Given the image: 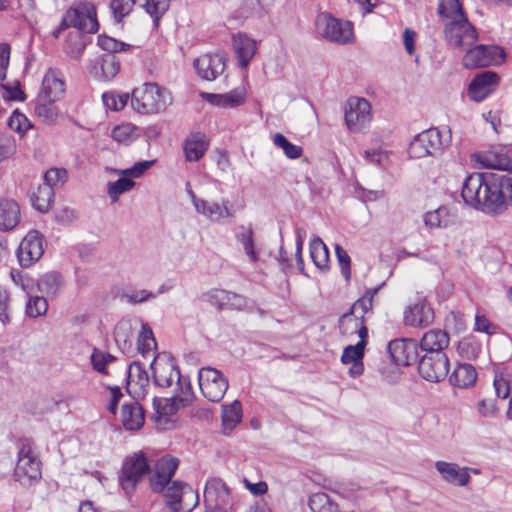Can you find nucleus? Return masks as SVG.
I'll return each instance as SVG.
<instances>
[{"label":"nucleus","instance_id":"49530a36","mask_svg":"<svg viewBox=\"0 0 512 512\" xmlns=\"http://www.w3.org/2000/svg\"><path fill=\"white\" fill-rule=\"evenodd\" d=\"M135 186V182L127 177L119 178L114 182L108 183V195L113 203L117 202L120 195L130 191Z\"/></svg>","mask_w":512,"mask_h":512},{"label":"nucleus","instance_id":"7ed1b4c3","mask_svg":"<svg viewBox=\"0 0 512 512\" xmlns=\"http://www.w3.org/2000/svg\"><path fill=\"white\" fill-rule=\"evenodd\" d=\"M41 461L28 440L21 442L18 461L14 470L15 480L23 486H31L41 479Z\"/></svg>","mask_w":512,"mask_h":512},{"label":"nucleus","instance_id":"72a5a7b5","mask_svg":"<svg viewBox=\"0 0 512 512\" xmlns=\"http://www.w3.org/2000/svg\"><path fill=\"white\" fill-rule=\"evenodd\" d=\"M480 163L491 169L502 171L501 173L512 172V161L510 157L502 151L491 150L479 156Z\"/></svg>","mask_w":512,"mask_h":512},{"label":"nucleus","instance_id":"cd10ccee","mask_svg":"<svg viewBox=\"0 0 512 512\" xmlns=\"http://www.w3.org/2000/svg\"><path fill=\"white\" fill-rule=\"evenodd\" d=\"M209 142L204 134L192 133L184 141L183 151L189 162L199 161L206 153Z\"/></svg>","mask_w":512,"mask_h":512},{"label":"nucleus","instance_id":"412c9836","mask_svg":"<svg viewBox=\"0 0 512 512\" xmlns=\"http://www.w3.org/2000/svg\"><path fill=\"white\" fill-rule=\"evenodd\" d=\"M435 468L444 481L454 486H466L471 480L469 475L470 468L460 467L457 463L437 461Z\"/></svg>","mask_w":512,"mask_h":512},{"label":"nucleus","instance_id":"a18cd8bd","mask_svg":"<svg viewBox=\"0 0 512 512\" xmlns=\"http://www.w3.org/2000/svg\"><path fill=\"white\" fill-rule=\"evenodd\" d=\"M273 144L282 149L285 156L289 159H297L299 158L302 153L303 149L301 146L292 144L283 134L276 133L273 136Z\"/></svg>","mask_w":512,"mask_h":512},{"label":"nucleus","instance_id":"4468645a","mask_svg":"<svg viewBox=\"0 0 512 512\" xmlns=\"http://www.w3.org/2000/svg\"><path fill=\"white\" fill-rule=\"evenodd\" d=\"M388 352L398 366H409L418 361V343L414 339H395L389 342Z\"/></svg>","mask_w":512,"mask_h":512},{"label":"nucleus","instance_id":"c03bdc74","mask_svg":"<svg viewBox=\"0 0 512 512\" xmlns=\"http://www.w3.org/2000/svg\"><path fill=\"white\" fill-rule=\"evenodd\" d=\"M100 67L103 78L110 80L120 71V60L113 53H105L100 58Z\"/></svg>","mask_w":512,"mask_h":512},{"label":"nucleus","instance_id":"f257e3e1","mask_svg":"<svg viewBox=\"0 0 512 512\" xmlns=\"http://www.w3.org/2000/svg\"><path fill=\"white\" fill-rule=\"evenodd\" d=\"M512 191V172L473 173L465 179L461 196L464 202L486 213H501Z\"/></svg>","mask_w":512,"mask_h":512},{"label":"nucleus","instance_id":"58836bf2","mask_svg":"<svg viewBox=\"0 0 512 512\" xmlns=\"http://www.w3.org/2000/svg\"><path fill=\"white\" fill-rule=\"evenodd\" d=\"M308 505L312 512H340L338 504L324 492L312 494Z\"/></svg>","mask_w":512,"mask_h":512},{"label":"nucleus","instance_id":"7c9ffc66","mask_svg":"<svg viewBox=\"0 0 512 512\" xmlns=\"http://www.w3.org/2000/svg\"><path fill=\"white\" fill-rule=\"evenodd\" d=\"M449 335L440 329L426 332L420 342V347L426 353H445L443 350L449 345Z\"/></svg>","mask_w":512,"mask_h":512},{"label":"nucleus","instance_id":"20e7f679","mask_svg":"<svg viewBox=\"0 0 512 512\" xmlns=\"http://www.w3.org/2000/svg\"><path fill=\"white\" fill-rule=\"evenodd\" d=\"M68 27H74L80 33H96L98 31V21L96 11L93 6L81 5L70 8L64 14L62 21L56 30L55 37Z\"/></svg>","mask_w":512,"mask_h":512},{"label":"nucleus","instance_id":"bf43d9fd","mask_svg":"<svg viewBox=\"0 0 512 512\" xmlns=\"http://www.w3.org/2000/svg\"><path fill=\"white\" fill-rule=\"evenodd\" d=\"M335 253L342 275L346 281L351 278V259L344 248L339 244L335 245Z\"/></svg>","mask_w":512,"mask_h":512},{"label":"nucleus","instance_id":"de8ad7c7","mask_svg":"<svg viewBox=\"0 0 512 512\" xmlns=\"http://www.w3.org/2000/svg\"><path fill=\"white\" fill-rule=\"evenodd\" d=\"M115 357L110 353L94 348L90 356L92 367L101 374H108L107 365L115 361Z\"/></svg>","mask_w":512,"mask_h":512},{"label":"nucleus","instance_id":"c756f323","mask_svg":"<svg viewBox=\"0 0 512 512\" xmlns=\"http://www.w3.org/2000/svg\"><path fill=\"white\" fill-rule=\"evenodd\" d=\"M339 329L342 335L358 334L360 340H366L368 337V329L364 320L351 310L340 317Z\"/></svg>","mask_w":512,"mask_h":512},{"label":"nucleus","instance_id":"f3484780","mask_svg":"<svg viewBox=\"0 0 512 512\" xmlns=\"http://www.w3.org/2000/svg\"><path fill=\"white\" fill-rule=\"evenodd\" d=\"M434 321V311L425 299H419L404 311V323L407 326L425 328Z\"/></svg>","mask_w":512,"mask_h":512},{"label":"nucleus","instance_id":"5701e85b","mask_svg":"<svg viewBox=\"0 0 512 512\" xmlns=\"http://www.w3.org/2000/svg\"><path fill=\"white\" fill-rule=\"evenodd\" d=\"M65 94V82L62 73L56 69H49L42 81V88L38 96L58 101Z\"/></svg>","mask_w":512,"mask_h":512},{"label":"nucleus","instance_id":"a211bd4d","mask_svg":"<svg viewBox=\"0 0 512 512\" xmlns=\"http://www.w3.org/2000/svg\"><path fill=\"white\" fill-rule=\"evenodd\" d=\"M195 211L214 223H222L224 219L233 218L235 216V211L232 209L231 203L227 199H223L221 202L202 199L201 202L198 203Z\"/></svg>","mask_w":512,"mask_h":512},{"label":"nucleus","instance_id":"052dcab7","mask_svg":"<svg viewBox=\"0 0 512 512\" xmlns=\"http://www.w3.org/2000/svg\"><path fill=\"white\" fill-rule=\"evenodd\" d=\"M98 45L107 53H115L124 51L130 47V45L120 42L112 37L108 36H99L98 37Z\"/></svg>","mask_w":512,"mask_h":512},{"label":"nucleus","instance_id":"0eeeda50","mask_svg":"<svg viewBox=\"0 0 512 512\" xmlns=\"http://www.w3.org/2000/svg\"><path fill=\"white\" fill-rule=\"evenodd\" d=\"M198 381L202 395L211 402L222 400L229 387L227 378L212 367L201 368L198 372Z\"/></svg>","mask_w":512,"mask_h":512},{"label":"nucleus","instance_id":"dca6fc26","mask_svg":"<svg viewBox=\"0 0 512 512\" xmlns=\"http://www.w3.org/2000/svg\"><path fill=\"white\" fill-rule=\"evenodd\" d=\"M204 505L206 509L226 508L230 504V492L220 478H210L204 488Z\"/></svg>","mask_w":512,"mask_h":512},{"label":"nucleus","instance_id":"6e6552de","mask_svg":"<svg viewBox=\"0 0 512 512\" xmlns=\"http://www.w3.org/2000/svg\"><path fill=\"white\" fill-rule=\"evenodd\" d=\"M447 141L443 140L440 131L436 128L425 130L418 134L409 146V155L412 158H424L440 154Z\"/></svg>","mask_w":512,"mask_h":512},{"label":"nucleus","instance_id":"f03ea898","mask_svg":"<svg viewBox=\"0 0 512 512\" xmlns=\"http://www.w3.org/2000/svg\"><path fill=\"white\" fill-rule=\"evenodd\" d=\"M172 102L171 92L167 88L153 82H146L134 88L131 94V107L142 115L161 113Z\"/></svg>","mask_w":512,"mask_h":512},{"label":"nucleus","instance_id":"473e14b6","mask_svg":"<svg viewBox=\"0 0 512 512\" xmlns=\"http://www.w3.org/2000/svg\"><path fill=\"white\" fill-rule=\"evenodd\" d=\"M477 372L471 364H458L449 377L451 385L467 389L475 385Z\"/></svg>","mask_w":512,"mask_h":512},{"label":"nucleus","instance_id":"c9c22d12","mask_svg":"<svg viewBox=\"0 0 512 512\" xmlns=\"http://www.w3.org/2000/svg\"><path fill=\"white\" fill-rule=\"evenodd\" d=\"M30 199L34 208L40 212H47L54 199V191L47 184H38L30 190Z\"/></svg>","mask_w":512,"mask_h":512},{"label":"nucleus","instance_id":"0e129e2a","mask_svg":"<svg viewBox=\"0 0 512 512\" xmlns=\"http://www.w3.org/2000/svg\"><path fill=\"white\" fill-rule=\"evenodd\" d=\"M11 321L10 295L4 288H0V322L4 325Z\"/></svg>","mask_w":512,"mask_h":512},{"label":"nucleus","instance_id":"79ce46f5","mask_svg":"<svg viewBox=\"0 0 512 512\" xmlns=\"http://www.w3.org/2000/svg\"><path fill=\"white\" fill-rule=\"evenodd\" d=\"M242 418L241 403L235 400L230 405L223 406L222 423L225 429L232 430Z\"/></svg>","mask_w":512,"mask_h":512},{"label":"nucleus","instance_id":"e2e57ef3","mask_svg":"<svg viewBox=\"0 0 512 512\" xmlns=\"http://www.w3.org/2000/svg\"><path fill=\"white\" fill-rule=\"evenodd\" d=\"M115 340L118 344L123 342L124 345H131L132 328L128 321H120L114 331Z\"/></svg>","mask_w":512,"mask_h":512},{"label":"nucleus","instance_id":"e433bc0d","mask_svg":"<svg viewBox=\"0 0 512 512\" xmlns=\"http://www.w3.org/2000/svg\"><path fill=\"white\" fill-rule=\"evenodd\" d=\"M37 287L43 295L54 297L63 287V278L55 271L45 273L38 279Z\"/></svg>","mask_w":512,"mask_h":512},{"label":"nucleus","instance_id":"ddd939ff","mask_svg":"<svg viewBox=\"0 0 512 512\" xmlns=\"http://www.w3.org/2000/svg\"><path fill=\"white\" fill-rule=\"evenodd\" d=\"M371 120V105L364 98L352 97L347 101L345 121L350 131H362Z\"/></svg>","mask_w":512,"mask_h":512},{"label":"nucleus","instance_id":"09e8293b","mask_svg":"<svg viewBox=\"0 0 512 512\" xmlns=\"http://www.w3.org/2000/svg\"><path fill=\"white\" fill-rule=\"evenodd\" d=\"M439 13L449 20L463 17V10L459 0H440Z\"/></svg>","mask_w":512,"mask_h":512},{"label":"nucleus","instance_id":"9b49d317","mask_svg":"<svg viewBox=\"0 0 512 512\" xmlns=\"http://www.w3.org/2000/svg\"><path fill=\"white\" fill-rule=\"evenodd\" d=\"M150 368L153 374V381L156 386L166 388L170 387L174 381L181 384L185 379L182 378L180 371L173 358L168 356L154 357Z\"/></svg>","mask_w":512,"mask_h":512},{"label":"nucleus","instance_id":"2eb2a0df","mask_svg":"<svg viewBox=\"0 0 512 512\" xmlns=\"http://www.w3.org/2000/svg\"><path fill=\"white\" fill-rule=\"evenodd\" d=\"M43 238L38 231H30L21 241L17 257L22 267H29L43 255Z\"/></svg>","mask_w":512,"mask_h":512},{"label":"nucleus","instance_id":"f704fd0d","mask_svg":"<svg viewBox=\"0 0 512 512\" xmlns=\"http://www.w3.org/2000/svg\"><path fill=\"white\" fill-rule=\"evenodd\" d=\"M423 222L427 230L445 229L452 224L450 211L445 206L423 214Z\"/></svg>","mask_w":512,"mask_h":512},{"label":"nucleus","instance_id":"1a4fd4ad","mask_svg":"<svg viewBox=\"0 0 512 512\" xmlns=\"http://www.w3.org/2000/svg\"><path fill=\"white\" fill-rule=\"evenodd\" d=\"M505 60L502 48L496 45H477L469 49L463 57V65L466 68L487 67L499 65Z\"/></svg>","mask_w":512,"mask_h":512},{"label":"nucleus","instance_id":"6ab92c4d","mask_svg":"<svg viewBox=\"0 0 512 512\" xmlns=\"http://www.w3.org/2000/svg\"><path fill=\"white\" fill-rule=\"evenodd\" d=\"M194 67L202 79L213 81L223 73L225 58L219 53L203 54L194 61Z\"/></svg>","mask_w":512,"mask_h":512},{"label":"nucleus","instance_id":"2f4dec72","mask_svg":"<svg viewBox=\"0 0 512 512\" xmlns=\"http://www.w3.org/2000/svg\"><path fill=\"white\" fill-rule=\"evenodd\" d=\"M201 96L210 104L219 107L235 108L245 102L244 92L238 89L225 94L202 93Z\"/></svg>","mask_w":512,"mask_h":512},{"label":"nucleus","instance_id":"603ef678","mask_svg":"<svg viewBox=\"0 0 512 512\" xmlns=\"http://www.w3.org/2000/svg\"><path fill=\"white\" fill-rule=\"evenodd\" d=\"M48 303L44 296H31L26 303V314L31 318H37L47 312Z\"/></svg>","mask_w":512,"mask_h":512},{"label":"nucleus","instance_id":"4c0bfd02","mask_svg":"<svg viewBox=\"0 0 512 512\" xmlns=\"http://www.w3.org/2000/svg\"><path fill=\"white\" fill-rule=\"evenodd\" d=\"M309 248L310 257L314 265L320 270H327L329 268V252L322 239L318 236L313 237Z\"/></svg>","mask_w":512,"mask_h":512},{"label":"nucleus","instance_id":"a878e982","mask_svg":"<svg viewBox=\"0 0 512 512\" xmlns=\"http://www.w3.org/2000/svg\"><path fill=\"white\" fill-rule=\"evenodd\" d=\"M121 422L126 430H139L145 422V411L136 401L124 403L121 407Z\"/></svg>","mask_w":512,"mask_h":512},{"label":"nucleus","instance_id":"69168bd1","mask_svg":"<svg viewBox=\"0 0 512 512\" xmlns=\"http://www.w3.org/2000/svg\"><path fill=\"white\" fill-rule=\"evenodd\" d=\"M207 300L219 309H226V303L229 300L228 291L223 289H212L207 293Z\"/></svg>","mask_w":512,"mask_h":512},{"label":"nucleus","instance_id":"5fc2aeb1","mask_svg":"<svg viewBox=\"0 0 512 512\" xmlns=\"http://www.w3.org/2000/svg\"><path fill=\"white\" fill-rule=\"evenodd\" d=\"M185 483L175 481L165 491L166 504L174 512L179 511L180 495L184 489Z\"/></svg>","mask_w":512,"mask_h":512},{"label":"nucleus","instance_id":"4d7b16f0","mask_svg":"<svg viewBox=\"0 0 512 512\" xmlns=\"http://www.w3.org/2000/svg\"><path fill=\"white\" fill-rule=\"evenodd\" d=\"M129 99L128 94L116 93V92H106L102 95V100L104 105L114 111H119L123 109Z\"/></svg>","mask_w":512,"mask_h":512},{"label":"nucleus","instance_id":"9d476101","mask_svg":"<svg viewBox=\"0 0 512 512\" xmlns=\"http://www.w3.org/2000/svg\"><path fill=\"white\" fill-rule=\"evenodd\" d=\"M418 371L429 382L444 380L449 372V360L446 353H426L418 361Z\"/></svg>","mask_w":512,"mask_h":512},{"label":"nucleus","instance_id":"423d86ee","mask_svg":"<svg viewBox=\"0 0 512 512\" xmlns=\"http://www.w3.org/2000/svg\"><path fill=\"white\" fill-rule=\"evenodd\" d=\"M150 472V464L142 451L128 457L121 469L119 483L124 492L129 495L134 492L140 482Z\"/></svg>","mask_w":512,"mask_h":512},{"label":"nucleus","instance_id":"f8f14e48","mask_svg":"<svg viewBox=\"0 0 512 512\" xmlns=\"http://www.w3.org/2000/svg\"><path fill=\"white\" fill-rule=\"evenodd\" d=\"M447 41L454 47H468L477 40L475 28L468 22L465 16L449 20L445 25Z\"/></svg>","mask_w":512,"mask_h":512},{"label":"nucleus","instance_id":"4be33fe9","mask_svg":"<svg viewBox=\"0 0 512 512\" xmlns=\"http://www.w3.org/2000/svg\"><path fill=\"white\" fill-rule=\"evenodd\" d=\"M498 82V75L491 71L478 74L470 83L469 97L476 101H483L494 90Z\"/></svg>","mask_w":512,"mask_h":512},{"label":"nucleus","instance_id":"8fccbe9b","mask_svg":"<svg viewBox=\"0 0 512 512\" xmlns=\"http://www.w3.org/2000/svg\"><path fill=\"white\" fill-rule=\"evenodd\" d=\"M199 502V495L197 491L193 490L188 484L185 483L182 494L180 495L179 511L178 512H191Z\"/></svg>","mask_w":512,"mask_h":512},{"label":"nucleus","instance_id":"37998d69","mask_svg":"<svg viewBox=\"0 0 512 512\" xmlns=\"http://www.w3.org/2000/svg\"><path fill=\"white\" fill-rule=\"evenodd\" d=\"M242 231L237 234V240L242 244L245 253L252 262L258 260L257 252L254 248V232L251 226L241 227Z\"/></svg>","mask_w":512,"mask_h":512},{"label":"nucleus","instance_id":"aec40b11","mask_svg":"<svg viewBox=\"0 0 512 512\" xmlns=\"http://www.w3.org/2000/svg\"><path fill=\"white\" fill-rule=\"evenodd\" d=\"M179 461L174 457H162L155 464V473L150 478V486L154 492H162L175 474Z\"/></svg>","mask_w":512,"mask_h":512},{"label":"nucleus","instance_id":"3c124183","mask_svg":"<svg viewBox=\"0 0 512 512\" xmlns=\"http://www.w3.org/2000/svg\"><path fill=\"white\" fill-rule=\"evenodd\" d=\"M376 293H377V289L368 290L363 295V297H361L360 299H358L356 302L353 303V305L350 307L349 310H351L358 316H361V319L364 320L365 314L372 310L373 298Z\"/></svg>","mask_w":512,"mask_h":512},{"label":"nucleus","instance_id":"393cba45","mask_svg":"<svg viewBox=\"0 0 512 512\" xmlns=\"http://www.w3.org/2000/svg\"><path fill=\"white\" fill-rule=\"evenodd\" d=\"M365 346L366 340H360L355 345L345 347L342 353L341 361L343 364H351L348 372L354 378L362 375L364 371L363 357Z\"/></svg>","mask_w":512,"mask_h":512},{"label":"nucleus","instance_id":"ea45409f","mask_svg":"<svg viewBox=\"0 0 512 512\" xmlns=\"http://www.w3.org/2000/svg\"><path fill=\"white\" fill-rule=\"evenodd\" d=\"M54 100L37 97L35 104V113L39 118L48 124L55 123L58 118V109L54 105Z\"/></svg>","mask_w":512,"mask_h":512},{"label":"nucleus","instance_id":"338daca9","mask_svg":"<svg viewBox=\"0 0 512 512\" xmlns=\"http://www.w3.org/2000/svg\"><path fill=\"white\" fill-rule=\"evenodd\" d=\"M156 160H145L136 162L131 168L119 171L120 174L132 176L134 178L141 177L148 169H150Z\"/></svg>","mask_w":512,"mask_h":512},{"label":"nucleus","instance_id":"39448f33","mask_svg":"<svg viewBox=\"0 0 512 512\" xmlns=\"http://www.w3.org/2000/svg\"><path fill=\"white\" fill-rule=\"evenodd\" d=\"M316 29L319 35L333 43L347 44L353 39L352 23L335 18L328 13L317 16Z\"/></svg>","mask_w":512,"mask_h":512},{"label":"nucleus","instance_id":"864d4df0","mask_svg":"<svg viewBox=\"0 0 512 512\" xmlns=\"http://www.w3.org/2000/svg\"><path fill=\"white\" fill-rule=\"evenodd\" d=\"M156 346L155 339L153 337V332L148 324H143L141 327V331L138 337V351L143 356L146 353L152 351V349Z\"/></svg>","mask_w":512,"mask_h":512},{"label":"nucleus","instance_id":"774afa93","mask_svg":"<svg viewBox=\"0 0 512 512\" xmlns=\"http://www.w3.org/2000/svg\"><path fill=\"white\" fill-rule=\"evenodd\" d=\"M364 157L369 163L380 167H384L389 160L387 151L381 149L365 150Z\"/></svg>","mask_w":512,"mask_h":512},{"label":"nucleus","instance_id":"6e6d98bb","mask_svg":"<svg viewBox=\"0 0 512 512\" xmlns=\"http://www.w3.org/2000/svg\"><path fill=\"white\" fill-rule=\"evenodd\" d=\"M133 2L131 0H111L110 10L113 18L120 23L133 10Z\"/></svg>","mask_w":512,"mask_h":512},{"label":"nucleus","instance_id":"bb28decb","mask_svg":"<svg viewBox=\"0 0 512 512\" xmlns=\"http://www.w3.org/2000/svg\"><path fill=\"white\" fill-rule=\"evenodd\" d=\"M20 207L12 199H0V231L13 230L20 222Z\"/></svg>","mask_w":512,"mask_h":512},{"label":"nucleus","instance_id":"13d9d810","mask_svg":"<svg viewBox=\"0 0 512 512\" xmlns=\"http://www.w3.org/2000/svg\"><path fill=\"white\" fill-rule=\"evenodd\" d=\"M67 179V171L65 169L51 168L45 172L43 183L49 185L53 190L57 186H61Z\"/></svg>","mask_w":512,"mask_h":512},{"label":"nucleus","instance_id":"a19ab883","mask_svg":"<svg viewBox=\"0 0 512 512\" xmlns=\"http://www.w3.org/2000/svg\"><path fill=\"white\" fill-rule=\"evenodd\" d=\"M87 45V39L80 33L79 31L69 33L66 43H65V52L71 58L79 59L81 54L83 53L85 47Z\"/></svg>","mask_w":512,"mask_h":512},{"label":"nucleus","instance_id":"c85d7f7f","mask_svg":"<svg viewBox=\"0 0 512 512\" xmlns=\"http://www.w3.org/2000/svg\"><path fill=\"white\" fill-rule=\"evenodd\" d=\"M149 386V376L147 371L139 362H133L128 369V389L137 396L144 397L147 394Z\"/></svg>","mask_w":512,"mask_h":512},{"label":"nucleus","instance_id":"b1692460","mask_svg":"<svg viewBox=\"0 0 512 512\" xmlns=\"http://www.w3.org/2000/svg\"><path fill=\"white\" fill-rule=\"evenodd\" d=\"M232 45L240 67L246 68L257 51L256 41L247 34L239 32L233 35Z\"/></svg>","mask_w":512,"mask_h":512},{"label":"nucleus","instance_id":"680f3d73","mask_svg":"<svg viewBox=\"0 0 512 512\" xmlns=\"http://www.w3.org/2000/svg\"><path fill=\"white\" fill-rule=\"evenodd\" d=\"M182 378L185 379V381H183V383L181 384H176V394L174 396V399L185 405L192 401L194 395L190 379L188 377L183 376Z\"/></svg>","mask_w":512,"mask_h":512}]
</instances>
